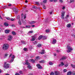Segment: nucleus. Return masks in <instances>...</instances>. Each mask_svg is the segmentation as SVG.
<instances>
[{
    "mask_svg": "<svg viewBox=\"0 0 75 75\" xmlns=\"http://www.w3.org/2000/svg\"><path fill=\"white\" fill-rule=\"evenodd\" d=\"M9 45L7 44H4L2 47V49L4 50H6L8 48Z\"/></svg>",
    "mask_w": 75,
    "mask_h": 75,
    "instance_id": "nucleus-1",
    "label": "nucleus"
},
{
    "mask_svg": "<svg viewBox=\"0 0 75 75\" xmlns=\"http://www.w3.org/2000/svg\"><path fill=\"white\" fill-rule=\"evenodd\" d=\"M10 64H7V62H5L4 64V68L5 69H8L10 68Z\"/></svg>",
    "mask_w": 75,
    "mask_h": 75,
    "instance_id": "nucleus-2",
    "label": "nucleus"
},
{
    "mask_svg": "<svg viewBox=\"0 0 75 75\" xmlns=\"http://www.w3.org/2000/svg\"><path fill=\"white\" fill-rule=\"evenodd\" d=\"M67 48L68 50H67V51L68 53L71 52V51H72V50H73V49L72 48V47H71L70 46H67Z\"/></svg>",
    "mask_w": 75,
    "mask_h": 75,
    "instance_id": "nucleus-3",
    "label": "nucleus"
},
{
    "mask_svg": "<svg viewBox=\"0 0 75 75\" xmlns=\"http://www.w3.org/2000/svg\"><path fill=\"white\" fill-rule=\"evenodd\" d=\"M36 35H34L32 37V38L31 39V41H34L35 39L36 38Z\"/></svg>",
    "mask_w": 75,
    "mask_h": 75,
    "instance_id": "nucleus-4",
    "label": "nucleus"
},
{
    "mask_svg": "<svg viewBox=\"0 0 75 75\" xmlns=\"http://www.w3.org/2000/svg\"><path fill=\"white\" fill-rule=\"evenodd\" d=\"M64 15H65V12L63 11L62 12L61 15V17L62 19H64Z\"/></svg>",
    "mask_w": 75,
    "mask_h": 75,
    "instance_id": "nucleus-5",
    "label": "nucleus"
},
{
    "mask_svg": "<svg viewBox=\"0 0 75 75\" xmlns=\"http://www.w3.org/2000/svg\"><path fill=\"white\" fill-rule=\"evenodd\" d=\"M36 66L38 67V69H42V67L41 66V65L40 64H38L36 65Z\"/></svg>",
    "mask_w": 75,
    "mask_h": 75,
    "instance_id": "nucleus-6",
    "label": "nucleus"
},
{
    "mask_svg": "<svg viewBox=\"0 0 75 75\" xmlns=\"http://www.w3.org/2000/svg\"><path fill=\"white\" fill-rule=\"evenodd\" d=\"M64 65V64L63 62H62L60 63V64H59V67H63Z\"/></svg>",
    "mask_w": 75,
    "mask_h": 75,
    "instance_id": "nucleus-7",
    "label": "nucleus"
},
{
    "mask_svg": "<svg viewBox=\"0 0 75 75\" xmlns=\"http://www.w3.org/2000/svg\"><path fill=\"white\" fill-rule=\"evenodd\" d=\"M10 31V30L6 29L5 30V33L6 34H8Z\"/></svg>",
    "mask_w": 75,
    "mask_h": 75,
    "instance_id": "nucleus-8",
    "label": "nucleus"
},
{
    "mask_svg": "<svg viewBox=\"0 0 75 75\" xmlns=\"http://www.w3.org/2000/svg\"><path fill=\"white\" fill-rule=\"evenodd\" d=\"M26 62L25 63V64L27 65H30V63L28 62V60H25Z\"/></svg>",
    "mask_w": 75,
    "mask_h": 75,
    "instance_id": "nucleus-9",
    "label": "nucleus"
},
{
    "mask_svg": "<svg viewBox=\"0 0 75 75\" xmlns=\"http://www.w3.org/2000/svg\"><path fill=\"white\" fill-rule=\"evenodd\" d=\"M54 74L55 75H60L59 72L58 71H54Z\"/></svg>",
    "mask_w": 75,
    "mask_h": 75,
    "instance_id": "nucleus-10",
    "label": "nucleus"
},
{
    "mask_svg": "<svg viewBox=\"0 0 75 75\" xmlns=\"http://www.w3.org/2000/svg\"><path fill=\"white\" fill-rule=\"evenodd\" d=\"M56 42H57V40L55 39H53L52 42L53 44H54Z\"/></svg>",
    "mask_w": 75,
    "mask_h": 75,
    "instance_id": "nucleus-11",
    "label": "nucleus"
},
{
    "mask_svg": "<svg viewBox=\"0 0 75 75\" xmlns=\"http://www.w3.org/2000/svg\"><path fill=\"white\" fill-rule=\"evenodd\" d=\"M30 64H29L28 65L27 67L29 69H31V68H32V67H31V66Z\"/></svg>",
    "mask_w": 75,
    "mask_h": 75,
    "instance_id": "nucleus-12",
    "label": "nucleus"
},
{
    "mask_svg": "<svg viewBox=\"0 0 75 75\" xmlns=\"http://www.w3.org/2000/svg\"><path fill=\"white\" fill-rule=\"evenodd\" d=\"M67 58V57L66 56H63V57L60 59L61 60H64V59H65Z\"/></svg>",
    "mask_w": 75,
    "mask_h": 75,
    "instance_id": "nucleus-13",
    "label": "nucleus"
},
{
    "mask_svg": "<svg viewBox=\"0 0 75 75\" xmlns=\"http://www.w3.org/2000/svg\"><path fill=\"white\" fill-rule=\"evenodd\" d=\"M71 74H72L71 71H69L67 73V75H71Z\"/></svg>",
    "mask_w": 75,
    "mask_h": 75,
    "instance_id": "nucleus-14",
    "label": "nucleus"
},
{
    "mask_svg": "<svg viewBox=\"0 0 75 75\" xmlns=\"http://www.w3.org/2000/svg\"><path fill=\"white\" fill-rule=\"evenodd\" d=\"M42 38V35H40L39 36V37L38 38V40H40Z\"/></svg>",
    "mask_w": 75,
    "mask_h": 75,
    "instance_id": "nucleus-15",
    "label": "nucleus"
},
{
    "mask_svg": "<svg viewBox=\"0 0 75 75\" xmlns=\"http://www.w3.org/2000/svg\"><path fill=\"white\" fill-rule=\"evenodd\" d=\"M71 24H67V27H68V28H69V27H71Z\"/></svg>",
    "mask_w": 75,
    "mask_h": 75,
    "instance_id": "nucleus-16",
    "label": "nucleus"
},
{
    "mask_svg": "<svg viewBox=\"0 0 75 75\" xmlns=\"http://www.w3.org/2000/svg\"><path fill=\"white\" fill-rule=\"evenodd\" d=\"M4 24L5 26H8V24L7 23H4Z\"/></svg>",
    "mask_w": 75,
    "mask_h": 75,
    "instance_id": "nucleus-17",
    "label": "nucleus"
},
{
    "mask_svg": "<svg viewBox=\"0 0 75 75\" xmlns=\"http://www.w3.org/2000/svg\"><path fill=\"white\" fill-rule=\"evenodd\" d=\"M22 22L23 23V24H25V23H26V20H22Z\"/></svg>",
    "mask_w": 75,
    "mask_h": 75,
    "instance_id": "nucleus-18",
    "label": "nucleus"
},
{
    "mask_svg": "<svg viewBox=\"0 0 75 75\" xmlns=\"http://www.w3.org/2000/svg\"><path fill=\"white\" fill-rule=\"evenodd\" d=\"M42 39L43 40H46L47 39V37L45 36H42Z\"/></svg>",
    "mask_w": 75,
    "mask_h": 75,
    "instance_id": "nucleus-19",
    "label": "nucleus"
},
{
    "mask_svg": "<svg viewBox=\"0 0 75 75\" xmlns=\"http://www.w3.org/2000/svg\"><path fill=\"white\" fill-rule=\"evenodd\" d=\"M18 24H19V25H21V20H19Z\"/></svg>",
    "mask_w": 75,
    "mask_h": 75,
    "instance_id": "nucleus-20",
    "label": "nucleus"
},
{
    "mask_svg": "<svg viewBox=\"0 0 75 75\" xmlns=\"http://www.w3.org/2000/svg\"><path fill=\"white\" fill-rule=\"evenodd\" d=\"M40 63H44V60H41L39 61Z\"/></svg>",
    "mask_w": 75,
    "mask_h": 75,
    "instance_id": "nucleus-21",
    "label": "nucleus"
},
{
    "mask_svg": "<svg viewBox=\"0 0 75 75\" xmlns=\"http://www.w3.org/2000/svg\"><path fill=\"white\" fill-rule=\"evenodd\" d=\"M41 45H42V44H38L37 46L38 47H41Z\"/></svg>",
    "mask_w": 75,
    "mask_h": 75,
    "instance_id": "nucleus-22",
    "label": "nucleus"
},
{
    "mask_svg": "<svg viewBox=\"0 0 75 75\" xmlns=\"http://www.w3.org/2000/svg\"><path fill=\"white\" fill-rule=\"evenodd\" d=\"M33 8H35V9L36 10H37L38 8H37V7L36 6H33Z\"/></svg>",
    "mask_w": 75,
    "mask_h": 75,
    "instance_id": "nucleus-23",
    "label": "nucleus"
},
{
    "mask_svg": "<svg viewBox=\"0 0 75 75\" xmlns=\"http://www.w3.org/2000/svg\"><path fill=\"white\" fill-rule=\"evenodd\" d=\"M34 23H35V21H32L30 23V24H34Z\"/></svg>",
    "mask_w": 75,
    "mask_h": 75,
    "instance_id": "nucleus-24",
    "label": "nucleus"
},
{
    "mask_svg": "<svg viewBox=\"0 0 75 75\" xmlns=\"http://www.w3.org/2000/svg\"><path fill=\"white\" fill-rule=\"evenodd\" d=\"M26 28H30L31 27V25H26L25 26Z\"/></svg>",
    "mask_w": 75,
    "mask_h": 75,
    "instance_id": "nucleus-25",
    "label": "nucleus"
},
{
    "mask_svg": "<svg viewBox=\"0 0 75 75\" xmlns=\"http://www.w3.org/2000/svg\"><path fill=\"white\" fill-rule=\"evenodd\" d=\"M19 73L20 74H23V71H19Z\"/></svg>",
    "mask_w": 75,
    "mask_h": 75,
    "instance_id": "nucleus-26",
    "label": "nucleus"
},
{
    "mask_svg": "<svg viewBox=\"0 0 75 75\" xmlns=\"http://www.w3.org/2000/svg\"><path fill=\"white\" fill-rule=\"evenodd\" d=\"M49 64L50 65H53L52 63L51 62H49Z\"/></svg>",
    "mask_w": 75,
    "mask_h": 75,
    "instance_id": "nucleus-27",
    "label": "nucleus"
},
{
    "mask_svg": "<svg viewBox=\"0 0 75 75\" xmlns=\"http://www.w3.org/2000/svg\"><path fill=\"white\" fill-rule=\"evenodd\" d=\"M31 61L33 63H35V60L33 59H31Z\"/></svg>",
    "mask_w": 75,
    "mask_h": 75,
    "instance_id": "nucleus-28",
    "label": "nucleus"
},
{
    "mask_svg": "<svg viewBox=\"0 0 75 75\" xmlns=\"http://www.w3.org/2000/svg\"><path fill=\"white\" fill-rule=\"evenodd\" d=\"M35 3L38 6H39V5H40V3H39L38 2H36Z\"/></svg>",
    "mask_w": 75,
    "mask_h": 75,
    "instance_id": "nucleus-29",
    "label": "nucleus"
},
{
    "mask_svg": "<svg viewBox=\"0 0 75 75\" xmlns=\"http://www.w3.org/2000/svg\"><path fill=\"white\" fill-rule=\"evenodd\" d=\"M50 75H54V72L52 71L50 74Z\"/></svg>",
    "mask_w": 75,
    "mask_h": 75,
    "instance_id": "nucleus-30",
    "label": "nucleus"
},
{
    "mask_svg": "<svg viewBox=\"0 0 75 75\" xmlns=\"http://www.w3.org/2000/svg\"><path fill=\"white\" fill-rule=\"evenodd\" d=\"M14 58H15V56L14 55H13L12 57H11V59H14Z\"/></svg>",
    "mask_w": 75,
    "mask_h": 75,
    "instance_id": "nucleus-31",
    "label": "nucleus"
},
{
    "mask_svg": "<svg viewBox=\"0 0 75 75\" xmlns=\"http://www.w3.org/2000/svg\"><path fill=\"white\" fill-rule=\"evenodd\" d=\"M8 37L10 38H11V39H12V38H13V36L11 35H9L8 36Z\"/></svg>",
    "mask_w": 75,
    "mask_h": 75,
    "instance_id": "nucleus-32",
    "label": "nucleus"
},
{
    "mask_svg": "<svg viewBox=\"0 0 75 75\" xmlns=\"http://www.w3.org/2000/svg\"><path fill=\"white\" fill-rule=\"evenodd\" d=\"M8 56V54H5L4 56V58H6Z\"/></svg>",
    "mask_w": 75,
    "mask_h": 75,
    "instance_id": "nucleus-33",
    "label": "nucleus"
},
{
    "mask_svg": "<svg viewBox=\"0 0 75 75\" xmlns=\"http://www.w3.org/2000/svg\"><path fill=\"white\" fill-rule=\"evenodd\" d=\"M69 17V15H67L66 17H65V19H67V18H68V17Z\"/></svg>",
    "mask_w": 75,
    "mask_h": 75,
    "instance_id": "nucleus-34",
    "label": "nucleus"
},
{
    "mask_svg": "<svg viewBox=\"0 0 75 75\" xmlns=\"http://www.w3.org/2000/svg\"><path fill=\"white\" fill-rule=\"evenodd\" d=\"M6 18L8 21H10V18L9 17H6Z\"/></svg>",
    "mask_w": 75,
    "mask_h": 75,
    "instance_id": "nucleus-35",
    "label": "nucleus"
},
{
    "mask_svg": "<svg viewBox=\"0 0 75 75\" xmlns=\"http://www.w3.org/2000/svg\"><path fill=\"white\" fill-rule=\"evenodd\" d=\"M71 67H72V68H75V65H74L72 64L71 65Z\"/></svg>",
    "mask_w": 75,
    "mask_h": 75,
    "instance_id": "nucleus-36",
    "label": "nucleus"
},
{
    "mask_svg": "<svg viewBox=\"0 0 75 75\" xmlns=\"http://www.w3.org/2000/svg\"><path fill=\"white\" fill-rule=\"evenodd\" d=\"M13 10L14 11H15L17 10V9L16 8H13Z\"/></svg>",
    "mask_w": 75,
    "mask_h": 75,
    "instance_id": "nucleus-37",
    "label": "nucleus"
},
{
    "mask_svg": "<svg viewBox=\"0 0 75 75\" xmlns=\"http://www.w3.org/2000/svg\"><path fill=\"white\" fill-rule=\"evenodd\" d=\"M36 59H40V57H39V56H37L36 57Z\"/></svg>",
    "mask_w": 75,
    "mask_h": 75,
    "instance_id": "nucleus-38",
    "label": "nucleus"
},
{
    "mask_svg": "<svg viewBox=\"0 0 75 75\" xmlns=\"http://www.w3.org/2000/svg\"><path fill=\"white\" fill-rule=\"evenodd\" d=\"M12 34H13V35H15V34H16V33H15V32L13 31V32H12Z\"/></svg>",
    "mask_w": 75,
    "mask_h": 75,
    "instance_id": "nucleus-39",
    "label": "nucleus"
},
{
    "mask_svg": "<svg viewBox=\"0 0 75 75\" xmlns=\"http://www.w3.org/2000/svg\"><path fill=\"white\" fill-rule=\"evenodd\" d=\"M43 2L44 3H47V0H44Z\"/></svg>",
    "mask_w": 75,
    "mask_h": 75,
    "instance_id": "nucleus-40",
    "label": "nucleus"
},
{
    "mask_svg": "<svg viewBox=\"0 0 75 75\" xmlns=\"http://www.w3.org/2000/svg\"><path fill=\"white\" fill-rule=\"evenodd\" d=\"M45 31L46 33H49V32H50V30H45Z\"/></svg>",
    "mask_w": 75,
    "mask_h": 75,
    "instance_id": "nucleus-41",
    "label": "nucleus"
},
{
    "mask_svg": "<svg viewBox=\"0 0 75 75\" xmlns=\"http://www.w3.org/2000/svg\"><path fill=\"white\" fill-rule=\"evenodd\" d=\"M73 2H74V0H70V3H73Z\"/></svg>",
    "mask_w": 75,
    "mask_h": 75,
    "instance_id": "nucleus-42",
    "label": "nucleus"
},
{
    "mask_svg": "<svg viewBox=\"0 0 75 75\" xmlns=\"http://www.w3.org/2000/svg\"><path fill=\"white\" fill-rule=\"evenodd\" d=\"M15 13L17 14L18 13V11H17V10L15 11Z\"/></svg>",
    "mask_w": 75,
    "mask_h": 75,
    "instance_id": "nucleus-43",
    "label": "nucleus"
},
{
    "mask_svg": "<svg viewBox=\"0 0 75 75\" xmlns=\"http://www.w3.org/2000/svg\"><path fill=\"white\" fill-rule=\"evenodd\" d=\"M3 8L4 9H6V8H7V6H5L4 7H3Z\"/></svg>",
    "mask_w": 75,
    "mask_h": 75,
    "instance_id": "nucleus-44",
    "label": "nucleus"
},
{
    "mask_svg": "<svg viewBox=\"0 0 75 75\" xmlns=\"http://www.w3.org/2000/svg\"><path fill=\"white\" fill-rule=\"evenodd\" d=\"M43 9H46V6H43Z\"/></svg>",
    "mask_w": 75,
    "mask_h": 75,
    "instance_id": "nucleus-45",
    "label": "nucleus"
},
{
    "mask_svg": "<svg viewBox=\"0 0 75 75\" xmlns=\"http://www.w3.org/2000/svg\"><path fill=\"white\" fill-rule=\"evenodd\" d=\"M13 61H14V59H11L10 62H13Z\"/></svg>",
    "mask_w": 75,
    "mask_h": 75,
    "instance_id": "nucleus-46",
    "label": "nucleus"
},
{
    "mask_svg": "<svg viewBox=\"0 0 75 75\" xmlns=\"http://www.w3.org/2000/svg\"><path fill=\"white\" fill-rule=\"evenodd\" d=\"M33 33V31H30L29 32V33H31V34H32Z\"/></svg>",
    "mask_w": 75,
    "mask_h": 75,
    "instance_id": "nucleus-47",
    "label": "nucleus"
},
{
    "mask_svg": "<svg viewBox=\"0 0 75 75\" xmlns=\"http://www.w3.org/2000/svg\"><path fill=\"white\" fill-rule=\"evenodd\" d=\"M10 20H11V21H14V19L13 18H12L10 19Z\"/></svg>",
    "mask_w": 75,
    "mask_h": 75,
    "instance_id": "nucleus-48",
    "label": "nucleus"
},
{
    "mask_svg": "<svg viewBox=\"0 0 75 75\" xmlns=\"http://www.w3.org/2000/svg\"><path fill=\"white\" fill-rule=\"evenodd\" d=\"M23 50H24L25 51H27V48H24Z\"/></svg>",
    "mask_w": 75,
    "mask_h": 75,
    "instance_id": "nucleus-49",
    "label": "nucleus"
},
{
    "mask_svg": "<svg viewBox=\"0 0 75 75\" xmlns=\"http://www.w3.org/2000/svg\"><path fill=\"white\" fill-rule=\"evenodd\" d=\"M71 74H72L73 75H75V72H72Z\"/></svg>",
    "mask_w": 75,
    "mask_h": 75,
    "instance_id": "nucleus-50",
    "label": "nucleus"
},
{
    "mask_svg": "<svg viewBox=\"0 0 75 75\" xmlns=\"http://www.w3.org/2000/svg\"><path fill=\"white\" fill-rule=\"evenodd\" d=\"M63 71H64V72H67V69H64L63 70Z\"/></svg>",
    "mask_w": 75,
    "mask_h": 75,
    "instance_id": "nucleus-51",
    "label": "nucleus"
},
{
    "mask_svg": "<svg viewBox=\"0 0 75 75\" xmlns=\"http://www.w3.org/2000/svg\"><path fill=\"white\" fill-rule=\"evenodd\" d=\"M34 43L35 44H37V41H35L34 42Z\"/></svg>",
    "mask_w": 75,
    "mask_h": 75,
    "instance_id": "nucleus-52",
    "label": "nucleus"
},
{
    "mask_svg": "<svg viewBox=\"0 0 75 75\" xmlns=\"http://www.w3.org/2000/svg\"><path fill=\"white\" fill-rule=\"evenodd\" d=\"M20 32L21 33V34H23V30H20Z\"/></svg>",
    "mask_w": 75,
    "mask_h": 75,
    "instance_id": "nucleus-53",
    "label": "nucleus"
},
{
    "mask_svg": "<svg viewBox=\"0 0 75 75\" xmlns=\"http://www.w3.org/2000/svg\"><path fill=\"white\" fill-rule=\"evenodd\" d=\"M24 16V15L23 13H22L21 15V18H23V16Z\"/></svg>",
    "mask_w": 75,
    "mask_h": 75,
    "instance_id": "nucleus-54",
    "label": "nucleus"
},
{
    "mask_svg": "<svg viewBox=\"0 0 75 75\" xmlns=\"http://www.w3.org/2000/svg\"><path fill=\"white\" fill-rule=\"evenodd\" d=\"M17 19H19L20 18V16L18 15L17 17Z\"/></svg>",
    "mask_w": 75,
    "mask_h": 75,
    "instance_id": "nucleus-55",
    "label": "nucleus"
},
{
    "mask_svg": "<svg viewBox=\"0 0 75 75\" xmlns=\"http://www.w3.org/2000/svg\"><path fill=\"white\" fill-rule=\"evenodd\" d=\"M60 3H63V1L62 0H59Z\"/></svg>",
    "mask_w": 75,
    "mask_h": 75,
    "instance_id": "nucleus-56",
    "label": "nucleus"
},
{
    "mask_svg": "<svg viewBox=\"0 0 75 75\" xmlns=\"http://www.w3.org/2000/svg\"><path fill=\"white\" fill-rule=\"evenodd\" d=\"M8 41H11V39L10 38H9L8 39Z\"/></svg>",
    "mask_w": 75,
    "mask_h": 75,
    "instance_id": "nucleus-57",
    "label": "nucleus"
},
{
    "mask_svg": "<svg viewBox=\"0 0 75 75\" xmlns=\"http://www.w3.org/2000/svg\"><path fill=\"white\" fill-rule=\"evenodd\" d=\"M8 6H9V7H10L11 6V4H9L8 5Z\"/></svg>",
    "mask_w": 75,
    "mask_h": 75,
    "instance_id": "nucleus-58",
    "label": "nucleus"
},
{
    "mask_svg": "<svg viewBox=\"0 0 75 75\" xmlns=\"http://www.w3.org/2000/svg\"><path fill=\"white\" fill-rule=\"evenodd\" d=\"M25 18H26V16L25 15H24V19H25Z\"/></svg>",
    "mask_w": 75,
    "mask_h": 75,
    "instance_id": "nucleus-59",
    "label": "nucleus"
},
{
    "mask_svg": "<svg viewBox=\"0 0 75 75\" xmlns=\"http://www.w3.org/2000/svg\"><path fill=\"white\" fill-rule=\"evenodd\" d=\"M40 54H44V52H40Z\"/></svg>",
    "mask_w": 75,
    "mask_h": 75,
    "instance_id": "nucleus-60",
    "label": "nucleus"
},
{
    "mask_svg": "<svg viewBox=\"0 0 75 75\" xmlns=\"http://www.w3.org/2000/svg\"><path fill=\"white\" fill-rule=\"evenodd\" d=\"M41 51H42V52H44V51H45V50L43 49Z\"/></svg>",
    "mask_w": 75,
    "mask_h": 75,
    "instance_id": "nucleus-61",
    "label": "nucleus"
},
{
    "mask_svg": "<svg viewBox=\"0 0 75 75\" xmlns=\"http://www.w3.org/2000/svg\"><path fill=\"white\" fill-rule=\"evenodd\" d=\"M28 75H33V74L31 73H30L28 74Z\"/></svg>",
    "mask_w": 75,
    "mask_h": 75,
    "instance_id": "nucleus-62",
    "label": "nucleus"
},
{
    "mask_svg": "<svg viewBox=\"0 0 75 75\" xmlns=\"http://www.w3.org/2000/svg\"><path fill=\"white\" fill-rule=\"evenodd\" d=\"M15 75H20V74H19L18 73H16Z\"/></svg>",
    "mask_w": 75,
    "mask_h": 75,
    "instance_id": "nucleus-63",
    "label": "nucleus"
},
{
    "mask_svg": "<svg viewBox=\"0 0 75 75\" xmlns=\"http://www.w3.org/2000/svg\"><path fill=\"white\" fill-rule=\"evenodd\" d=\"M0 19H1V20H3V18H2L1 16H0Z\"/></svg>",
    "mask_w": 75,
    "mask_h": 75,
    "instance_id": "nucleus-64",
    "label": "nucleus"
}]
</instances>
